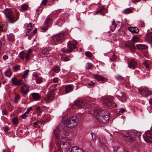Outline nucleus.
<instances>
[{"label":"nucleus","mask_w":152,"mask_h":152,"mask_svg":"<svg viewBox=\"0 0 152 152\" xmlns=\"http://www.w3.org/2000/svg\"><path fill=\"white\" fill-rule=\"evenodd\" d=\"M93 112L94 115L100 123L106 124L110 119L109 113L106 110H102L100 108L95 107Z\"/></svg>","instance_id":"nucleus-1"},{"label":"nucleus","mask_w":152,"mask_h":152,"mask_svg":"<svg viewBox=\"0 0 152 152\" xmlns=\"http://www.w3.org/2000/svg\"><path fill=\"white\" fill-rule=\"evenodd\" d=\"M95 99L91 98H88L85 101L82 99H79L75 102L74 105L78 107H81L84 109H88L93 104L92 103V102Z\"/></svg>","instance_id":"nucleus-2"},{"label":"nucleus","mask_w":152,"mask_h":152,"mask_svg":"<svg viewBox=\"0 0 152 152\" xmlns=\"http://www.w3.org/2000/svg\"><path fill=\"white\" fill-rule=\"evenodd\" d=\"M4 14L10 22L13 23L18 19L19 13L17 12L15 15L12 14L11 11L10 9H7L5 11Z\"/></svg>","instance_id":"nucleus-3"},{"label":"nucleus","mask_w":152,"mask_h":152,"mask_svg":"<svg viewBox=\"0 0 152 152\" xmlns=\"http://www.w3.org/2000/svg\"><path fill=\"white\" fill-rule=\"evenodd\" d=\"M66 127L72 129L76 127L78 125L79 120L75 116L69 117L66 119Z\"/></svg>","instance_id":"nucleus-4"},{"label":"nucleus","mask_w":152,"mask_h":152,"mask_svg":"<svg viewBox=\"0 0 152 152\" xmlns=\"http://www.w3.org/2000/svg\"><path fill=\"white\" fill-rule=\"evenodd\" d=\"M77 43V42L75 41L72 42L69 41L67 43V48H64L61 49V51L64 52L69 53L72 51L73 49L76 48V45Z\"/></svg>","instance_id":"nucleus-5"},{"label":"nucleus","mask_w":152,"mask_h":152,"mask_svg":"<svg viewBox=\"0 0 152 152\" xmlns=\"http://www.w3.org/2000/svg\"><path fill=\"white\" fill-rule=\"evenodd\" d=\"M53 136L56 140H58V141L56 142V152H62V151L61 146V142L59 141V135L58 134V129H56L53 131Z\"/></svg>","instance_id":"nucleus-6"},{"label":"nucleus","mask_w":152,"mask_h":152,"mask_svg":"<svg viewBox=\"0 0 152 152\" xmlns=\"http://www.w3.org/2000/svg\"><path fill=\"white\" fill-rule=\"evenodd\" d=\"M53 40L55 42L62 43L65 39V34L63 32H61L53 37Z\"/></svg>","instance_id":"nucleus-7"},{"label":"nucleus","mask_w":152,"mask_h":152,"mask_svg":"<svg viewBox=\"0 0 152 152\" xmlns=\"http://www.w3.org/2000/svg\"><path fill=\"white\" fill-rule=\"evenodd\" d=\"M52 23L53 21L52 18L47 17L45 20L44 25L41 27V30L43 32L45 31L49 27H51Z\"/></svg>","instance_id":"nucleus-8"},{"label":"nucleus","mask_w":152,"mask_h":152,"mask_svg":"<svg viewBox=\"0 0 152 152\" xmlns=\"http://www.w3.org/2000/svg\"><path fill=\"white\" fill-rule=\"evenodd\" d=\"M143 138L145 142L151 143L152 142V133L148 131L145 132Z\"/></svg>","instance_id":"nucleus-9"},{"label":"nucleus","mask_w":152,"mask_h":152,"mask_svg":"<svg viewBox=\"0 0 152 152\" xmlns=\"http://www.w3.org/2000/svg\"><path fill=\"white\" fill-rule=\"evenodd\" d=\"M11 83L15 86H20L23 85L24 82L22 79H20L18 80L15 77H13L11 80Z\"/></svg>","instance_id":"nucleus-10"},{"label":"nucleus","mask_w":152,"mask_h":152,"mask_svg":"<svg viewBox=\"0 0 152 152\" xmlns=\"http://www.w3.org/2000/svg\"><path fill=\"white\" fill-rule=\"evenodd\" d=\"M103 104H106L107 106L110 107L112 106L113 107H116V104L115 103H112L110 100L108 98H105L102 101Z\"/></svg>","instance_id":"nucleus-11"},{"label":"nucleus","mask_w":152,"mask_h":152,"mask_svg":"<svg viewBox=\"0 0 152 152\" xmlns=\"http://www.w3.org/2000/svg\"><path fill=\"white\" fill-rule=\"evenodd\" d=\"M137 61L135 59H132L129 62L128 67L131 69H134L137 67Z\"/></svg>","instance_id":"nucleus-12"},{"label":"nucleus","mask_w":152,"mask_h":152,"mask_svg":"<svg viewBox=\"0 0 152 152\" xmlns=\"http://www.w3.org/2000/svg\"><path fill=\"white\" fill-rule=\"evenodd\" d=\"M138 90L140 94L143 96L147 97L152 94L151 91L143 89H139Z\"/></svg>","instance_id":"nucleus-13"},{"label":"nucleus","mask_w":152,"mask_h":152,"mask_svg":"<svg viewBox=\"0 0 152 152\" xmlns=\"http://www.w3.org/2000/svg\"><path fill=\"white\" fill-rule=\"evenodd\" d=\"M116 96L118 99L122 102H125L127 99V97L125 93L123 92L121 93L119 95H117Z\"/></svg>","instance_id":"nucleus-14"},{"label":"nucleus","mask_w":152,"mask_h":152,"mask_svg":"<svg viewBox=\"0 0 152 152\" xmlns=\"http://www.w3.org/2000/svg\"><path fill=\"white\" fill-rule=\"evenodd\" d=\"M145 39L149 43H152V32L146 34Z\"/></svg>","instance_id":"nucleus-15"},{"label":"nucleus","mask_w":152,"mask_h":152,"mask_svg":"<svg viewBox=\"0 0 152 152\" xmlns=\"http://www.w3.org/2000/svg\"><path fill=\"white\" fill-rule=\"evenodd\" d=\"M123 138L124 140L129 142H132L136 140L135 137L130 136H124Z\"/></svg>","instance_id":"nucleus-16"},{"label":"nucleus","mask_w":152,"mask_h":152,"mask_svg":"<svg viewBox=\"0 0 152 152\" xmlns=\"http://www.w3.org/2000/svg\"><path fill=\"white\" fill-rule=\"evenodd\" d=\"M71 152H84L80 148L77 146L73 147L71 149Z\"/></svg>","instance_id":"nucleus-17"},{"label":"nucleus","mask_w":152,"mask_h":152,"mask_svg":"<svg viewBox=\"0 0 152 152\" xmlns=\"http://www.w3.org/2000/svg\"><path fill=\"white\" fill-rule=\"evenodd\" d=\"M136 46L138 50H141L147 49L148 48L147 45L144 44H137Z\"/></svg>","instance_id":"nucleus-18"},{"label":"nucleus","mask_w":152,"mask_h":152,"mask_svg":"<svg viewBox=\"0 0 152 152\" xmlns=\"http://www.w3.org/2000/svg\"><path fill=\"white\" fill-rule=\"evenodd\" d=\"M129 30L132 33H138L139 30L137 27H130L128 28Z\"/></svg>","instance_id":"nucleus-19"},{"label":"nucleus","mask_w":152,"mask_h":152,"mask_svg":"<svg viewBox=\"0 0 152 152\" xmlns=\"http://www.w3.org/2000/svg\"><path fill=\"white\" fill-rule=\"evenodd\" d=\"M21 90L24 94H26L28 92V87L26 85H24L21 87Z\"/></svg>","instance_id":"nucleus-20"},{"label":"nucleus","mask_w":152,"mask_h":152,"mask_svg":"<svg viewBox=\"0 0 152 152\" xmlns=\"http://www.w3.org/2000/svg\"><path fill=\"white\" fill-rule=\"evenodd\" d=\"M66 120H62L59 126V128L60 129H63L65 127V126H66Z\"/></svg>","instance_id":"nucleus-21"},{"label":"nucleus","mask_w":152,"mask_h":152,"mask_svg":"<svg viewBox=\"0 0 152 152\" xmlns=\"http://www.w3.org/2000/svg\"><path fill=\"white\" fill-rule=\"evenodd\" d=\"M126 47H129L131 49H134L135 48V46L132 42H128L125 44Z\"/></svg>","instance_id":"nucleus-22"},{"label":"nucleus","mask_w":152,"mask_h":152,"mask_svg":"<svg viewBox=\"0 0 152 152\" xmlns=\"http://www.w3.org/2000/svg\"><path fill=\"white\" fill-rule=\"evenodd\" d=\"M30 96H31L35 100H37L40 98L39 95L38 93H32L31 94Z\"/></svg>","instance_id":"nucleus-23"},{"label":"nucleus","mask_w":152,"mask_h":152,"mask_svg":"<svg viewBox=\"0 0 152 152\" xmlns=\"http://www.w3.org/2000/svg\"><path fill=\"white\" fill-rule=\"evenodd\" d=\"M65 89L66 92L68 93L72 91L73 89L72 85H69L66 87Z\"/></svg>","instance_id":"nucleus-24"},{"label":"nucleus","mask_w":152,"mask_h":152,"mask_svg":"<svg viewBox=\"0 0 152 152\" xmlns=\"http://www.w3.org/2000/svg\"><path fill=\"white\" fill-rule=\"evenodd\" d=\"M5 75L8 77H10L12 74V73L10 69H7L4 72Z\"/></svg>","instance_id":"nucleus-25"},{"label":"nucleus","mask_w":152,"mask_h":152,"mask_svg":"<svg viewBox=\"0 0 152 152\" xmlns=\"http://www.w3.org/2000/svg\"><path fill=\"white\" fill-rule=\"evenodd\" d=\"M94 78L97 80L99 81H103L104 80V78L99 75H95L94 76Z\"/></svg>","instance_id":"nucleus-26"},{"label":"nucleus","mask_w":152,"mask_h":152,"mask_svg":"<svg viewBox=\"0 0 152 152\" xmlns=\"http://www.w3.org/2000/svg\"><path fill=\"white\" fill-rule=\"evenodd\" d=\"M62 148L65 149H68L70 147L69 143L67 142H64L62 143Z\"/></svg>","instance_id":"nucleus-27"},{"label":"nucleus","mask_w":152,"mask_h":152,"mask_svg":"<svg viewBox=\"0 0 152 152\" xmlns=\"http://www.w3.org/2000/svg\"><path fill=\"white\" fill-rule=\"evenodd\" d=\"M70 133V130L67 128L65 129L63 131V134L65 136H69V135Z\"/></svg>","instance_id":"nucleus-28"},{"label":"nucleus","mask_w":152,"mask_h":152,"mask_svg":"<svg viewBox=\"0 0 152 152\" xmlns=\"http://www.w3.org/2000/svg\"><path fill=\"white\" fill-rule=\"evenodd\" d=\"M132 11L130 8H128L125 9L123 11V13L125 14H127L132 13Z\"/></svg>","instance_id":"nucleus-29"},{"label":"nucleus","mask_w":152,"mask_h":152,"mask_svg":"<svg viewBox=\"0 0 152 152\" xmlns=\"http://www.w3.org/2000/svg\"><path fill=\"white\" fill-rule=\"evenodd\" d=\"M28 4H23L21 6V10L22 11H25L28 9Z\"/></svg>","instance_id":"nucleus-30"},{"label":"nucleus","mask_w":152,"mask_h":152,"mask_svg":"<svg viewBox=\"0 0 152 152\" xmlns=\"http://www.w3.org/2000/svg\"><path fill=\"white\" fill-rule=\"evenodd\" d=\"M106 8L104 7V6H103L102 7H99L98 9V12H100L103 13L104 11H105Z\"/></svg>","instance_id":"nucleus-31"},{"label":"nucleus","mask_w":152,"mask_h":152,"mask_svg":"<svg viewBox=\"0 0 152 152\" xmlns=\"http://www.w3.org/2000/svg\"><path fill=\"white\" fill-rule=\"evenodd\" d=\"M36 112L38 116H39L40 114L42 112V111L40 109V107L39 106H38L36 107Z\"/></svg>","instance_id":"nucleus-32"},{"label":"nucleus","mask_w":152,"mask_h":152,"mask_svg":"<svg viewBox=\"0 0 152 152\" xmlns=\"http://www.w3.org/2000/svg\"><path fill=\"white\" fill-rule=\"evenodd\" d=\"M49 51L47 48L43 49L42 52V54L45 55H48L49 53Z\"/></svg>","instance_id":"nucleus-33"},{"label":"nucleus","mask_w":152,"mask_h":152,"mask_svg":"<svg viewBox=\"0 0 152 152\" xmlns=\"http://www.w3.org/2000/svg\"><path fill=\"white\" fill-rule=\"evenodd\" d=\"M12 122L13 124L17 125L18 123V118L17 117L13 118L12 119Z\"/></svg>","instance_id":"nucleus-34"},{"label":"nucleus","mask_w":152,"mask_h":152,"mask_svg":"<svg viewBox=\"0 0 152 152\" xmlns=\"http://www.w3.org/2000/svg\"><path fill=\"white\" fill-rule=\"evenodd\" d=\"M28 70H26L23 72V74L22 75V77L23 79H25L28 76Z\"/></svg>","instance_id":"nucleus-35"},{"label":"nucleus","mask_w":152,"mask_h":152,"mask_svg":"<svg viewBox=\"0 0 152 152\" xmlns=\"http://www.w3.org/2000/svg\"><path fill=\"white\" fill-rule=\"evenodd\" d=\"M93 65L91 63H88L86 64V69H92Z\"/></svg>","instance_id":"nucleus-36"},{"label":"nucleus","mask_w":152,"mask_h":152,"mask_svg":"<svg viewBox=\"0 0 152 152\" xmlns=\"http://www.w3.org/2000/svg\"><path fill=\"white\" fill-rule=\"evenodd\" d=\"M54 91V90L53 89H52L50 90L48 94V97L52 96L54 94L53 93Z\"/></svg>","instance_id":"nucleus-37"},{"label":"nucleus","mask_w":152,"mask_h":152,"mask_svg":"<svg viewBox=\"0 0 152 152\" xmlns=\"http://www.w3.org/2000/svg\"><path fill=\"white\" fill-rule=\"evenodd\" d=\"M28 114V109H27L26 111L21 116V118L23 119H25L28 117V115L27 114Z\"/></svg>","instance_id":"nucleus-38"},{"label":"nucleus","mask_w":152,"mask_h":152,"mask_svg":"<svg viewBox=\"0 0 152 152\" xmlns=\"http://www.w3.org/2000/svg\"><path fill=\"white\" fill-rule=\"evenodd\" d=\"M85 54L86 56L88 58H91L93 56L91 53L88 51H86Z\"/></svg>","instance_id":"nucleus-39"},{"label":"nucleus","mask_w":152,"mask_h":152,"mask_svg":"<svg viewBox=\"0 0 152 152\" xmlns=\"http://www.w3.org/2000/svg\"><path fill=\"white\" fill-rule=\"evenodd\" d=\"M139 37L137 36H134L133 37L132 39V41L134 42H137L139 40Z\"/></svg>","instance_id":"nucleus-40"},{"label":"nucleus","mask_w":152,"mask_h":152,"mask_svg":"<svg viewBox=\"0 0 152 152\" xmlns=\"http://www.w3.org/2000/svg\"><path fill=\"white\" fill-rule=\"evenodd\" d=\"M116 79L119 81H122L124 80V78L121 75H118L115 76Z\"/></svg>","instance_id":"nucleus-41"},{"label":"nucleus","mask_w":152,"mask_h":152,"mask_svg":"<svg viewBox=\"0 0 152 152\" xmlns=\"http://www.w3.org/2000/svg\"><path fill=\"white\" fill-rule=\"evenodd\" d=\"M20 67L19 65H15L13 67V69L15 72H16L20 69Z\"/></svg>","instance_id":"nucleus-42"},{"label":"nucleus","mask_w":152,"mask_h":152,"mask_svg":"<svg viewBox=\"0 0 152 152\" xmlns=\"http://www.w3.org/2000/svg\"><path fill=\"white\" fill-rule=\"evenodd\" d=\"M5 24V26L4 27H1V26H0V28H1V31H5L7 30V23H4Z\"/></svg>","instance_id":"nucleus-43"},{"label":"nucleus","mask_w":152,"mask_h":152,"mask_svg":"<svg viewBox=\"0 0 152 152\" xmlns=\"http://www.w3.org/2000/svg\"><path fill=\"white\" fill-rule=\"evenodd\" d=\"M90 136L92 138V140L94 142L96 140V135L94 133H91Z\"/></svg>","instance_id":"nucleus-44"},{"label":"nucleus","mask_w":152,"mask_h":152,"mask_svg":"<svg viewBox=\"0 0 152 152\" xmlns=\"http://www.w3.org/2000/svg\"><path fill=\"white\" fill-rule=\"evenodd\" d=\"M25 53L24 51H22L20 53V58L23 59L24 58Z\"/></svg>","instance_id":"nucleus-45"},{"label":"nucleus","mask_w":152,"mask_h":152,"mask_svg":"<svg viewBox=\"0 0 152 152\" xmlns=\"http://www.w3.org/2000/svg\"><path fill=\"white\" fill-rule=\"evenodd\" d=\"M20 96L18 95H17L15 96V99L14 100V102L15 103H17L18 102V100H19L20 99Z\"/></svg>","instance_id":"nucleus-46"},{"label":"nucleus","mask_w":152,"mask_h":152,"mask_svg":"<svg viewBox=\"0 0 152 152\" xmlns=\"http://www.w3.org/2000/svg\"><path fill=\"white\" fill-rule=\"evenodd\" d=\"M70 59L68 56L63 57L61 58V60L63 61H68L70 60Z\"/></svg>","instance_id":"nucleus-47"},{"label":"nucleus","mask_w":152,"mask_h":152,"mask_svg":"<svg viewBox=\"0 0 152 152\" xmlns=\"http://www.w3.org/2000/svg\"><path fill=\"white\" fill-rule=\"evenodd\" d=\"M42 81V78L41 77L37 78L36 80V82L37 83H41Z\"/></svg>","instance_id":"nucleus-48"},{"label":"nucleus","mask_w":152,"mask_h":152,"mask_svg":"<svg viewBox=\"0 0 152 152\" xmlns=\"http://www.w3.org/2000/svg\"><path fill=\"white\" fill-rule=\"evenodd\" d=\"M141 133L139 132L135 131L134 133V135L137 137H139L141 135Z\"/></svg>","instance_id":"nucleus-49"},{"label":"nucleus","mask_w":152,"mask_h":152,"mask_svg":"<svg viewBox=\"0 0 152 152\" xmlns=\"http://www.w3.org/2000/svg\"><path fill=\"white\" fill-rule=\"evenodd\" d=\"M53 69L55 72L58 73L59 71V68L58 66H55L53 68Z\"/></svg>","instance_id":"nucleus-50"},{"label":"nucleus","mask_w":152,"mask_h":152,"mask_svg":"<svg viewBox=\"0 0 152 152\" xmlns=\"http://www.w3.org/2000/svg\"><path fill=\"white\" fill-rule=\"evenodd\" d=\"M95 85V83L92 81H91L88 83V85L89 86H93Z\"/></svg>","instance_id":"nucleus-51"},{"label":"nucleus","mask_w":152,"mask_h":152,"mask_svg":"<svg viewBox=\"0 0 152 152\" xmlns=\"http://www.w3.org/2000/svg\"><path fill=\"white\" fill-rule=\"evenodd\" d=\"M34 28L33 26L30 23H29V33L30 32L29 30H32Z\"/></svg>","instance_id":"nucleus-52"},{"label":"nucleus","mask_w":152,"mask_h":152,"mask_svg":"<svg viewBox=\"0 0 152 152\" xmlns=\"http://www.w3.org/2000/svg\"><path fill=\"white\" fill-rule=\"evenodd\" d=\"M126 111V109L125 108H121L119 110V112L121 113H123Z\"/></svg>","instance_id":"nucleus-53"},{"label":"nucleus","mask_w":152,"mask_h":152,"mask_svg":"<svg viewBox=\"0 0 152 152\" xmlns=\"http://www.w3.org/2000/svg\"><path fill=\"white\" fill-rule=\"evenodd\" d=\"M48 2L47 0H43L42 2V4L44 6H46Z\"/></svg>","instance_id":"nucleus-54"},{"label":"nucleus","mask_w":152,"mask_h":152,"mask_svg":"<svg viewBox=\"0 0 152 152\" xmlns=\"http://www.w3.org/2000/svg\"><path fill=\"white\" fill-rule=\"evenodd\" d=\"M139 25L141 27H144L145 26V24L143 22H142L141 21H140L139 22Z\"/></svg>","instance_id":"nucleus-55"},{"label":"nucleus","mask_w":152,"mask_h":152,"mask_svg":"<svg viewBox=\"0 0 152 152\" xmlns=\"http://www.w3.org/2000/svg\"><path fill=\"white\" fill-rule=\"evenodd\" d=\"M37 33V28H35V29L32 31L31 34V36L33 35L34 34L36 33Z\"/></svg>","instance_id":"nucleus-56"},{"label":"nucleus","mask_w":152,"mask_h":152,"mask_svg":"<svg viewBox=\"0 0 152 152\" xmlns=\"http://www.w3.org/2000/svg\"><path fill=\"white\" fill-rule=\"evenodd\" d=\"M112 25L114 26L115 28L117 26V24L115 23L114 20H113L112 21Z\"/></svg>","instance_id":"nucleus-57"},{"label":"nucleus","mask_w":152,"mask_h":152,"mask_svg":"<svg viewBox=\"0 0 152 152\" xmlns=\"http://www.w3.org/2000/svg\"><path fill=\"white\" fill-rule=\"evenodd\" d=\"M8 58V56L6 55H4L3 57V58L4 60H5L7 59Z\"/></svg>","instance_id":"nucleus-58"},{"label":"nucleus","mask_w":152,"mask_h":152,"mask_svg":"<svg viewBox=\"0 0 152 152\" xmlns=\"http://www.w3.org/2000/svg\"><path fill=\"white\" fill-rule=\"evenodd\" d=\"M25 58L26 60H28V52H27L26 54Z\"/></svg>","instance_id":"nucleus-59"},{"label":"nucleus","mask_w":152,"mask_h":152,"mask_svg":"<svg viewBox=\"0 0 152 152\" xmlns=\"http://www.w3.org/2000/svg\"><path fill=\"white\" fill-rule=\"evenodd\" d=\"M58 80V79L57 78H55L53 79V81L54 83H57Z\"/></svg>","instance_id":"nucleus-60"},{"label":"nucleus","mask_w":152,"mask_h":152,"mask_svg":"<svg viewBox=\"0 0 152 152\" xmlns=\"http://www.w3.org/2000/svg\"><path fill=\"white\" fill-rule=\"evenodd\" d=\"M42 108L45 109V110H47L49 108V107H46L45 106H42Z\"/></svg>","instance_id":"nucleus-61"},{"label":"nucleus","mask_w":152,"mask_h":152,"mask_svg":"<svg viewBox=\"0 0 152 152\" xmlns=\"http://www.w3.org/2000/svg\"><path fill=\"white\" fill-rule=\"evenodd\" d=\"M8 40L9 41H11V42L13 41V39L12 38H11V37H8Z\"/></svg>","instance_id":"nucleus-62"},{"label":"nucleus","mask_w":152,"mask_h":152,"mask_svg":"<svg viewBox=\"0 0 152 152\" xmlns=\"http://www.w3.org/2000/svg\"><path fill=\"white\" fill-rule=\"evenodd\" d=\"M4 23H7L6 22H2L1 23V24H0L1 27H4L5 26V24Z\"/></svg>","instance_id":"nucleus-63"},{"label":"nucleus","mask_w":152,"mask_h":152,"mask_svg":"<svg viewBox=\"0 0 152 152\" xmlns=\"http://www.w3.org/2000/svg\"><path fill=\"white\" fill-rule=\"evenodd\" d=\"M33 76L35 77H37L38 76V74L37 73H34L33 75Z\"/></svg>","instance_id":"nucleus-64"}]
</instances>
